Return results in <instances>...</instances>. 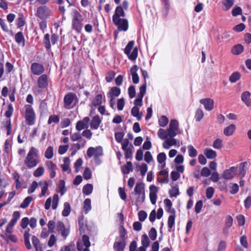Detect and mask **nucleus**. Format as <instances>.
Wrapping results in <instances>:
<instances>
[{
  "instance_id": "f257e3e1",
  "label": "nucleus",
  "mask_w": 251,
  "mask_h": 251,
  "mask_svg": "<svg viewBox=\"0 0 251 251\" xmlns=\"http://www.w3.org/2000/svg\"><path fill=\"white\" fill-rule=\"evenodd\" d=\"M38 151L34 147H32L28 151L26 157H25L24 163L26 166L31 169L37 166L38 161L36 158L38 156Z\"/></svg>"
},
{
  "instance_id": "f03ea898",
  "label": "nucleus",
  "mask_w": 251,
  "mask_h": 251,
  "mask_svg": "<svg viewBox=\"0 0 251 251\" xmlns=\"http://www.w3.org/2000/svg\"><path fill=\"white\" fill-rule=\"evenodd\" d=\"M83 20V19L82 15L75 10L74 12L72 26L73 29L77 32H80L82 29Z\"/></svg>"
},
{
  "instance_id": "7ed1b4c3",
  "label": "nucleus",
  "mask_w": 251,
  "mask_h": 251,
  "mask_svg": "<svg viewBox=\"0 0 251 251\" xmlns=\"http://www.w3.org/2000/svg\"><path fill=\"white\" fill-rule=\"evenodd\" d=\"M134 41H131L128 42L124 50V52L126 54L128 58L132 60H135L138 55V49L137 48H133Z\"/></svg>"
},
{
  "instance_id": "20e7f679",
  "label": "nucleus",
  "mask_w": 251,
  "mask_h": 251,
  "mask_svg": "<svg viewBox=\"0 0 251 251\" xmlns=\"http://www.w3.org/2000/svg\"><path fill=\"white\" fill-rule=\"evenodd\" d=\"M134 192L136 194L138 195L136 202H143L145 199L144 184L143 183H137L134 188Z\"/></svg>"
},
{
  "instance_id": "39448f33",
  "label": "nucleus",
  "mask_w": 251,
  "mask_h": 251,
  "mask_svg": "<svg viewBox=\"0 0 251 251\" xmlns=\"http://www.w3.org/2000/svg\"><path fill=\"white\" fill-rule=\"evenodd\" d=\"M35 115L33 108L31 105L25 106V119L28 125H33L34 124Z\"/></svg>"
},
{
  "instance_id": "423d86ee",
  "label": "nucleus",
  "mask_w": 251,
  "mask_h": 251,
  "mask_svg": "<svg viewBox=\"0 0 251 251\" xmlns=\"http://www.w3.org/2000/svg\"><path fill=\"white\" fill-rule=\"evenodd\" d=\"M50 14V11L47 6H41L37 8L36 16L42 20L48 18Z\"/></svg>"
},
{
  "instance_id": "0eeeda50",
  "label": "nucleus",
  "mask_w": 251,
  "mask_h": 251,
  "mask_svg": "<svg viewBox=\"0 0 251 251\" xmlns=\"http://www.w3.org/2000/svg\"><path fill=\"white\" fill-rule=\"evenodd\" d=\"M87 155L91 158L95 156V158L103 155V149L101 146H98L96 148L90 147L87 151Z\"/></svg>"
},
{
  "instance_id": "6e6552de",
  "label": "nucleus",
  "mask_w": 251,
  "mask_h": 251,
  "mask_svg": "<svg viewBox=\"0 0 251 251\" xmlns=\"http://www.w3.org/2000/svg\"><path fill=\"white\" fill-rule=\"evenodd\" d=\"M30 69L32 74L37 75L42 74L45 71V68L42 64L35 62L31 65Z\"/></svg>"
},
{
  "instance_id": "1a4fd4ad",
  "label": "nucleus",
  "mask_w": 251,
  "mask_h": 251,
  "mask_svg": "<svg viewBox=\"0 0 251 251\" xmlns=\"http://www.w3.org/2000/svg\"><path fill=\"white\" fill-rule=\"evenodd\" d=\"M118 22H113L119 31H126L128 28V21L125 19H118Z\"/></svg>"
},
{
  "instance_id": "9d476101",
  "label": "nucleus",
  "mask_w": 251,
  "mask_h": 251,
  "mask_svg": "<svg viewBox=\"0 0 251 251\" xmlns=\"http://www.w3.org/2000/svg\"><path fill=\"white\" fill-rule=\"evenodd\" d=\"M158 188L154 185L150 186V199L152 204H155L156 202L157 193Z\"/></svg>"
},
{
  "instance_id": "9b49d317",
  "label": "nucleus",
  "mask_w": 251,
  "mask_h": 251,
  "mask_svg": "<svg viewBox=\"0 0 251 251\" xmlns=\"http://www.w3.org/2000/svg\"><path fill=\"white\" fill-rule=\"evenodd\" d=\"M200 102L204 105V108L207 111H211L214 108V100L210 98L201 99Z\"/></svg>"
},
{
  "instance_id": "f8f14e48",
  "label": "nucleus",
  "mask_w": 251,
  "mask_h": 251,
  "mask_svg": "<svg viewBox=\"0 0 251 251\" xmlns=\"http://www.w3.org/2000/svg\"><path fill=\"white\" fill-rule=\"evenodd\" d=\"M237 168L235 167H231L228 169L226 170L222 175L223 178L226 179L232 178L236 172Z\"/></svg>"
},
{
  "instance_id": "ddd939ff",
  "label": "nucleus",
  "mask_w": 251,
  "mask_h": 251,
  "mask_svg": "<svg viewBox=\"0 0 251 251\" xmlns=\"http://www.w3.org/2000/svg\"><path fill=\"white\" fill-rule=\"evenodd\" d=\"M75 96V95L72 93H70L65 96L64 102L65 108L69 109L71 108V105L72 103Z\"/></svg>"
},
{
  "instance_id": "4468645a",
  "label": "nucleus",
  "mask_w": 251,
  "mask_h": 251,
  "mask_svg": "<svg viewBox=\"0 0 251 251\" xmlns=\"http://www.w3.org/2000/svg\"><path fill=\"white\" fill-rule=\"evenodd\" d=\"M38 86L40 88H46L48 86V77L43 74L40 76L37 80Z\"/></svg>"
},
{
  "instance_id": "2eb2a0df",
  "label": "nucleus",
  "mask_w": 251,
  "mask_h": 251,
  "mask_svg": "<svg viewBox=\"0 0 251 251\" xmlns=\"http://www.w3.org/2000/svg\"><path fill=\"white\" fill-rule=\"evenodd\" d=\"M126 16V14L124 11L123 7L119 6H117L115 9V13L113 16V22H118V19H120V17H124Z\"/></svg>"
},
{
  "instance_id": "dca6fc26",
  "label": "nucleus",
  "mask_w": 251,
  "mask_h": 251,
  "mask_svg": "<svg viewBox=\"0 0 251 251\" xmlns=\"http://www.w3.org/2000/svg\"><path fill=\"white\" fill-rule=\"evenodd\" d=\"M46 165L50 172V177H54L56 175L55 171L57 169L56 165L51 161H47Z\"/></svg>"
},
{
  "instance_id": "f3484780",
  "label": "nucleus",
  "mask_w": 251,
  "mask_h": 251,
  "mask_svg": "<svg viewBox=\"0 0 251 251\" xmlns=\"http://www.w3.org/2000/svg\"><path fill=\"white\" fill-rule=\"evenodd\" d=\"M177 146L179 147V144H177V141L174 138H170V139H166V140L163 143V147L165 149H169L172 146Z\"/></svg>"
},
{
  "instance_id": "a211bd4d",
  "label": "nucleus",
  "mask_w": 251,
  "mask_h": 251,
  "mask_svg": "<svg viewBox=\"0 0 251 251\" xmlns=\"http://www.w3.org/2000/svg\"><path fill=\"white\" fill-rule=\"evenodd\" d=\"M138 67L137 65H134L130 69V73L132 75V81L134 84H137L139 82V76L137 73Z\"/></svg>"
},
{
  "instance_id": "6ab92c4d",
  "label": "nucleus",
  "mask_w": 251,
  "mask_h": 251,
  "mask_svg": "<svg viewBox=\"0 0 251 251\" xmlns=\"http://www.w3.org/2000/svg\"><path fill=\"white\" fill-rule=\"evenodd\" d=\"M126 241L119 240L114 243L113 248L115 251H124Z\"/></svg>"
},
{
  "instance_id": "aec40b11",
  "label": "nucleus",
  "mask_w": 251,
  "mask_h": 251,
  "mask_svg": "<svg viewBox=\"0 0 251 251\" xmlns=\"http://www.w3.org/2000/svg\"><path fill=\"white\" fill-rule=\"evenodd\" d=\"M101 120L98 116H95L90 123V127L93 129H97L99 128Z\"/></svg>"
},
{
  "instance_id": "412c9836",
  "label": "nucleus",
  "mask_w": 251,
  "mask_h": 251,
  "mask_svg": "<svg viewBox=\"0 0 251 251\" xmlns=\"http://www.w3.org/2000/svg\"><path fill=\"white\" fill-rule=\"evenodd\" d=\"M251 94L248 91H245L242 94L241 99L242 101L247 105L249 106L251 103V99H250Z\"/></svg>"
},
{
  "instance_id": "4be33fe9",
  "label": "nucleus",
  "mask_w": 251,
  "mask_h": 251,
  "mask_svg": "<svg viewBox=\"0 0 251 251\" xmlns=\"http://www.w3.org/2000/svg\"><path fill=\"white\" fill-rule=\"evenodd\" d=\"M121 93V90L119 88L117 87H113L111 88L110 90L107 93L108 97H118Z\"/></svg>"
},
{
  "instance_id": "5701e85b",
  "label": "nucleus",
  "mask_w": 251,
  "mask_h": 251,
  "mask_svg": "<svg viewBox=\"0 0 251 251\" xmlns=\"http://www.w3.org/2000/svg\"><path fill=\"white\" fill-rule=\"evenodd\" d=\"M247 165V163L244 162L241 163L239 166V176L241 178L244 177L246 173V167Z\"/></svg>"
},
{
  "instance_id": "b1692460",
  "label": "nucleus",
  "mask_w": 251,
  "mask_h": 251,
  "mask_svg": "<svg viewBox=\"0 0 251 251\" xmlns=\"http://www.w3.org/2000/svg\"><path fill=\"white\" fill-rule=\"evenodd\" d=\"M131 115L135 117H136L138 121L142 119V113L139 112V109L136 106L132 107L131 110Z\"/></svg>"
},
{
  "instance_id": "393cba45",
  "label": "nucleus",
  "mask_w": 251,
  "mask_h": 251,
  "mask_svg": "<svg viewBox=\"0 0 251 251\" xmlns=\"http://www.w3.org/2000/svg\"><path fill=\"white\" fill-rule=\"evenodd\" d=\"M204 154L208 159H212L217 156L216 152L212 149H206L204 151Z\"/></svg>"
},
{
  "instance_id": "a878e982",
  "label": "nucleus",
  "mask_w": 251,
  "mask_h": 251,
  "mask_svg": "<svg viewBox=\"0 0 251 251\" xmlns=\"http://www.w3.org/2000/svg\"><path fill=\"white\" fill-rule=\"evenodd\" d=\"M235 130V126L233 124H231L225 128L224 133L226 136H230L232 135Z\"/></svg>"
},
{
  "instance_id": "bb28decb",
  "label": "nucleus",
  "mask_w": 251,
  "mask_h": 251,
  "mask_svg": "<svg viewBox=\"0 0 251 251\" xmlns=\"http://www.w3.org/2000/svg\"><path fill=\"white\" fill-rule=\"evenodd\" d=\"M15 39L18 44H22L23 46L25 45V38L22 32L20 31L16 33L15 36Z\"/></svg>"
},
{
  "instance_id": "cd10ccee",
  "label": "nucleus",
  "mask_w": 251,
  "mask_h": 251,
  "mask_svg": "<svg viewBox=\"0 0 251 251\" xmlns=\"http://www.w3.org/2000/svg\"><path fill=\"white\" fill-rule=\"evenodd\" d=\"M70 161L69 158L65 157L64 158V164L61 165V167L62 170L64 172L69 171V173H70L71 170L70 169Z\"/></svg>"
},
{
  "instance_id": "c85d7f7f",
  "label": "nucleus",
  "mask_w": 251,
  "mask_h": 251,
  "mask_svg": "<svg viewBox=\"0 0 251 251\" xmlns=\"http://www.w3.org/2000/svg\"><path fill=\"white\" fill-rule=\"evenodd\" d=\"M122 172L124 174H128L129 172L133 171V167L132 163L130 161H128L125 166H123L122 168Z\"/></svg>"
},
{
  "instance_id": "c756f323",
  "label": "nucleus",
  "mask_w": 251,
  "mask_h": 251,
  "mask_svg": "<svg viewBox=\"0 0 251 251\" xmlns=\"http://www.w3.org/2000/svg\"><path fill=\"white\" fill-rule=\"evenodd\" d=\"M93 190V186L92 184L88 183L83 186L82 192L84 195H89L92 193Z\"/></svg>"
},
{
  "instance_id": "7c9ffc66",
  "label": "nucleus",
  "mask_w": 251,
  "mask_h": 251,
  "mask_svg": "<svg viewBox=\"0 0 251 251\" xmlns=\"http://www.w3.org/2000/svg\"><path fill=\"white\" fill-rule=\"evenodd\" d=\"M71 139L73 141H78L79 143L83 142V141H85L84 139L82 138V135L80 133L75 132L73 134H72L70 136Z\"/></svg>"
},
{
  "instance_id": "2f4dec72",
  "label": "nucleus",
  "mask_w": 251,
  "mask_h": 251,
  "mask_svg": "<svg viewBox=\"0 0 251 251\" xmlns=\"http://www.w3.org/2000/svg\"><path fill=\"white\" fill-rule=\"evenodd\" d=\"M243 50V46L241 44H238L233 47L232 49V52L235 55H238L241 53Z\"/></svg>"
},
{
  "instance_id": "473e14b6",
  "label": "nucleus",
  "mask_w": 251,
  "mask_h": 251,
  "mask_svg": "<svg viewBox=\"0 0 251 251\" xmlns=\"http://www.w3.org/2000/svg\"><path fill=\"white\" fill-rule=\"evenodd\" d=\"M71 206L69 202H66L64 204V209L62 211V214L64 217L68 216L71 212Z\"/></svg>"
},
{
  "instance_id": "72a5a7b5",
  "label": "nucleus",
  "mask_w": 251,
  "mask_h": 251,
  "mask_svg": "<svg viewBox=\"0 0 251 251\" xmlns=\"http://www.w3.org/2000/svg\"><path fill=\"white\" fill-rule=\"evenodd\" d=\"M91 200L86 199L84 201L83 209L86 214H87L91 209Z\"/></svg>"
},
{
  "instance_id": "f704fd0d",
  "label": "nucleus",
  "mask_w": 251,
  "mask_h": 251,
  "mask_svg": "<svg viewBox=\"0 0 251 251\" xmlns=\"http://www.w3.org/2000/svg\"><path fill=\"white\" fill-rule=\"evenodd\" d=\"M39 184L40 185H43L41 190V194L40 196H44L46 194V193L48 189V183L47 181H40L39 182Z\"/></svg>"
},
{
  "instance_id": "c9c22d12",
  "label": "nucleus",
  "mask_w": 251,
  "mask_h": 251,
  "mask_svg": "<svg viewBox=\"0 0 251 251\" xmlns=\"http://www.w3.org/2000/svg\"><path fill=\"white\" fill-rule=\"evenodd\" d=\"M86 141H83L81 143H74L72 145V150L78 151L80 148H83L85 146Z\"/></svg>"
},
{
  "instance_id": "e433bc0d",
  "label": "nucleus",
  "mask_w": 251,
  "mask_h": 251,
  "mask_svg": "<svg viewBox=\"0 0 251 251\" xmlns=\"http://www.w3.org/2000/svg\"><path fill=\"white\" fill-rule=\"evenodd\" d=\"M33 198L32 197L28 196L26 197L20 205V207L22 208H25L27 207L32 201Z\"/></svg>"
},
{
  "instance_id": "4c0bfd02",
  "label": "nucleus",
  "mask_w": 251,
  "mask_h": 251,
  "mask_svg": "<svg viewBox=\"0 0 251 251\" xmlns=\"http://www.w3.org/2000/svg\"><path fill=\"white\" fill-rule=\"evenodd\" d=\"M18 15L19 17L17 20V25L18 27H21L25 25V21L23 14L19 13Z\"/></svg>"
},
{
  "instance_id": "58836bf2",
  "label": "nucleus",
  "mask_w": 251,
  "mask_h": 251,
  "mask_svg": "<svg viewBox=\"0 0 251 251\" xmlns=\"http://www.w3.org/2000/svg\"><path fill=\"white\" fill-rule=\"evenodd\" d=\"M175 215H172L169 216L168 220V226L169 227V231H171V229L175 225Z\"/></svg>"
},
{
  "instance_id": "ea45409f",
  "label": "nucleus",
  "mask_w": 251,
  "mask_h": 251,
  "mask_svg": "<svg viewBox=\"0 0 251 251\" xmlns=\"http://www.w3.org/2000/svg\"><path fill=\"white\" fill-rule=\"evenodd\" d=\"M241 75L239 73L236 72L233 73L229 77V81L232 83L236 82L240 79Z\"/></svg>"
},
{
  "instance_id": "a19ab883",
  "label": "nucleus",
  "mask_w": 251,
  "mask_h": 251,
  "mask_svg": "<svg viewBox=\"0 0 251 251\" xmlns=\"http://www.w3.org/2000/svg\"><path fill=\"white\" fill-rule=\"evenodd\" d=\"M158 137L161 139H166L168 137L167 129L166 130L163 128H160L157 132Z\"/></svg>"
},
{
  "instance_id": "79ce46f5",
  "label": "nucleus",
  "mask_w": 251,
  "mask_h": 251,
  "mask_svg": "<svg viewBox=\"0 0 251 251\" xmlns=\"http://www.w3.org/2000/svg\"><path fill=\"white\" fill-rule=\"evenodd\" d=\"M53 156V149L51 146L49 147L45 153V156L47 159H50Z\"/></svg>"
},
{
  "instance_id": "37998d69",
  "label": "nucleus",
  "mask_w": 251,
  "mask_h": 251,
  "mask_svg": "<svg viewBox=\"0 0 251 251\" xmlns=\"http://www.w3.org/2000/svg\"><path fill=\"white\" fill-rule=\"evenodd\" d=\"M203 112L202 109L199 108L195 113V118L197 122L200 121L203 117Z\"/></svg>"
},
{
  "instance_id": "c03bdc74",
  "label": "nucleus",
  "mask_w": 251,
  "mask_h": 251,
  "mask_svg": "<svg viewBox=\"0 0 251 251\" xmlns=\"http://www.w3.org/2000/svg\"><path fill=\"white\" fill-rule=\"evenodd\" d=\"M150 240L146 234H144L142 236L141 243L143 247L147 248L150 245Z\"/></svg>"
},
{
  "instance_id": "a18cd8bd",
  "label": "nucleus",
  "mask_w": 251,
  "mask_h": 251,
  "mask_svg": "<svg viewBox=\"0 0 251 251\" xmlns=\"http://www.w3.org/2000/svg\"><path fill=\"white\" fill-rule=\"evenodd\" d=\"M59 192L61 195H63L67 191L65 187V182L63 180H60L59 184Z\"/></svg>"
},
{
  "instance_id": "49530a36",
  "label": "nucleus",
  "mask_w": 251,
  "mask_h": 251,
  "mask_svg": "<svg viewBox=\"0 0 251 251\" xmlns=\"http://www.w3.org/2000/svg\"><path fill=\"white\" fill-rule=\"evenodd\" d=\"M50 35L49 34L47 33L45 35L44 38V44L45 45V47L47 49H49L51 47V44L50 42Z\"/></svg>"
},
{
  "instance_id": "de8ad7c7",
  "label": "nucleus",
  "mask_w": 251,
  "mask_h": 251,
  "mask_svg": "<svg viewBox=\"0 0 251 251\" xmlns=\"http://www.w3.org/2000/svg\"><path fill=\"white\" fill-rule=\"evenodd\" d=\"M102 96L101 94H99L96 96L92 101V104L94 106L100 105L102 103Z\"/></svg>"
},
{
  "instance_id": "09e8293b",
  "label": "nucleus",
  "mask_w": 251,
  "mask_h": 251,
  "mask_svg": "<svg viewBox=\"0 0 251 251\" xmlns=\"http://www.w3.org/2000/svg\"><path fill=\"white\" fill-rule=\"evenodd\" d=\"M169 120L165 116H162L159 119V125L160 126L165 127L168 123Z\"/></svg>"
},
{
  "instance_id": "8fccbe9b",
  "label": "nucleus",
  "mask_w": 251,
  "mask_h": 251,
  "mask_svg": "<svg viewBox=\"0 0 251 251\" xmlns=\"http://www.w3.org/2000/svg\"><path fill=\"white\" fill-rule=\"evenodd\" d=\"M147 82L146 81H144V83L140 86V92L138 94V97L143 98L146 91Z\"/></svg>"
},
{
  "instance_id": "3c124183",
  "label": "nucleus",
  "mask_w": 251,
  "mask_h": 251,
  "mask_svg": "<svg viewBox=\"0 0 251 251\" xmlns=\"http://www.w3.org/2000/svg\"><path fill=\"white\" fill-rule=\"evenodd\" d=\"M44 173V168L42 166L39 167L33 173V175L35 177H39L42 176Z\"/></svg>"
},
{
  "instance_id": "603ef678",
  "label": "nucleus",
  "mask_w": 251,
  "mask_h": 251,
  "mask_svg": "<svg viewBox=\"0 0 251 251\" xmlns=\"http://www.w3.org/2000/svg\"><path fill=\"white\" fill-rule=\"evenodd\" d=\"M166 159V155L164 152H161L157 155V160L159 164H162Z\"/></svg>"
},
{
  "instance_id": "864d4df0",
  "label": "nucleus",
  "mask_w": 251,
  "mask_h": 251,
  "mask_svg": "<svg viewBox=\"0 0 251 251\" xmlns=\"http://www.w3.org/2000/svg\"><path fill=\"white\" fill-rule=\"evenodd\" d=\"M133 148L132 145L130 144L129 149L124 150L125 153V157L126 159L131 158L132 156V149Z\"/></svg>"
},
{
  "instance_id": "5fc2aeb1",
  "label": "nucleus",
  "mask_w": 251,
  "mask_h": 251,
  "mask_svg": "<svg viewBox=\"0 0 251 251\" xmlns=\"http://www.w3.org/2000/svg\"><path fill=\"white\" fill-rule=\"evenodd\" d=\"M59 122V117L58 115H51L48 120V124H50L52 123H58Z\"/></svg>"
},
{
  "instance_id": "6e6d98bb",
  "label": "nucleus",
  "mask_w": 251,
  "mask_h": 251,
  "mask_svg": "<svg viewBox=\"0 0 251 251\" xmlns=\"http://www.w3.org/2000/svg\"><path fill=\"white\" fill-rule=\"evenodd\" d=\"M189 155L191 157H194L197 155V151L193 146L190 145L188 147Z\"/></svg>"
},
{
  "instance_id": "4d7b16f0",
  "label": "nucleus",
  "mask_w": 251,
  "mask_h": 251,
  "mask_svg": "<svg viewBox=\"0 0 251 251\" xmlns=\"http://www.w3.org/2000/svg\"><path fill=\"white\" fill-rule=\"evenodd\" d=\"M85 179L88 180L92 177V172L89 168H86L83 174Z\"/></svg>"
},
{
  "instance_id": "13d9d810",
  "label": "nucleus",
  "mask_w": 251,
  "mask_h": 251,
  "mask_svg": "<svg viewBox=\"0 0 251 251\" xmlns=\"http://www.w3.org/2000/svg\"><path fill=\"white\" fill-rule=\"evenodd\" d=\"M88 126H86L81 121H79L76 125V129L78 131H81L83 129L87 128Z\"/></svg>"
},
{
  "instance_id": "bf43d9fd",
  "label": "nucleus",
  "mask_w": 251,
  "mask_h": 251,
  "mask_svg": "<svg viewBox=\"0 0 251 251\" xmlns=\"http://www.w3.org/2000/svg\"><path fill=\"white\" fill-rule=\"evenodd\" d=\"M214 189L212 187H208L206 191V197L208 199H210L213 197Z\"/></svg>"
},
{
  "instance_id": "052dcab7",
  "label": "nucleus",
  "mask_w": 251,
  "mask_h": 251,
  "mask_svg": "<svg viewBox=\"0 0 251 251\" xmlns=\"http://www.w3.org/2000/svg\"><path fill=\"white\" fill-rule=\"evenodd\" d=\"M149 236L151 240H155L157 236V231L154 227H152L149 233Z\"/></svg>"
},
{
  "instance_id": "680f3d73",
  "label": "nucleus",
  "mask_w": 251,
  "mask_h": 251,
  "mask_svg": "<svg viewBox=\"0 0 251 251\" xmlns=\"http://www.w3.org/2000/svg\"><path fill=\"white\" fill-rule=\"evenodd\" d=\"M83 244L86 248H89L90 246V242L89 241V238L87 235H84L82 238V242Z\"/></svg>"
},
{
  "instance_id": "e2e57ef3",
  "label": "nucleus",
  "mask_w": 251,
  "mask_h": 251,
  "mask_svg": "<svg viewBox=\"0 0 251 251\" xmlns=\"http://www.w3.org/2000/svg\"><path fill=\"white\" fill-rule=\"evenodd\" d=\"M13 107L11 103H9L8 105V109L5 113V116L7 118H10L13 112Z\"/></svg>"
},
{
  "instance_id": "0e129e2a",
  "label": "nucleus",
  "mask_w": 251,
  "mask_h": 251,
  "mask_svg": "<svg viewBox=\"0 0 251 251\" xmlns=\"http://www.w3.org/2000/svg\"><path fill=\"white\" fill-rule=\"evenodd\" d=\"M128 95L130 98L132 99L135 96L136 91L135 86L131 85L128 89Z\"/></svg>"
},
{
  "instance_id": "69168bd1",
  "label": "nucleus",
  "mask_w": 251,
  "mask_h": 251,
  "mask_svg": "<svg viewBox=\"0 0 251 251\" xmlns=\"http://www.w3.org/2000/svg\"><path fill=\"white\" fill-rule=\"evenodd\" d=\"M120 240L125 241V236L126 234V231L123 226H121L120 228Z\"/></svg>"
},
{
  "instance_id": "338daca9",
  "label": "nucleus",
  "mask_w": 251,
  "mask_h": 251,
  "mask_svg": "<svg viewBox=\"0 0 251 251\" xmlns=\"http://www.w3.org/2000/svg\"><path fill=\"white\" fill-rule=\"evenodd\" d=\"M169 128L177 130L178 128V123L176 120H172L171 121L169 125Z\"/></svg>"
},
{
  "instance_id": "774afa93",
  "label": "nucleus",
  "mask_w": 251,
  "mask_h": 251,
  "mask_svg": "<svg viewBox=\"0 0 251 251\" xmlns=\"http://www.w3.org/2000/svg\"><path fill=\"white\" fill-rule=\"evenodd\" d=\"M233 224V218L230 215H227L226 217V226L230 228Z\"/></svg>"
}]
</instances>
